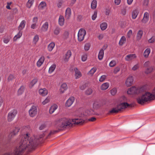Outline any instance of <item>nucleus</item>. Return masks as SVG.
Wrapping results in <instances>:
<instances>
[{
	"instance_id": "nucleus-1",
	"label": "nucleus",
	"mask_w": 155,
	"mask_h": 155,
	"mask_svg": "<svg viewBox=\"0 0 155 155\" xmlns=\"http://www.w3.org/2000/svg\"><path fill=\"white\" fill-rule=\"evenodd\" d=\"M45 135L43 134L39 137H35L31 136L29 134L27 133L22 137L19 147H17L13 153H6L4 155H21L24 151H30L36 147L39 141Z\"/></svg>"
},
{
	"instance_id": "nucleus-2",
	"label": "nucleus",
	"mask_w": 155,
	"mask_h": 155,
	"mask_svg": "<svg viewBox=\"0 0 155 155\" xmlns=\"http://www.w3.org/2000/svg\"><path fill=\"white\" fill-rule=\"evenodd\" d=\"M92 114V110H86L78 114L76 118L69 119L66 118H60L55 121V125L59 130H62L71 124L82 125L86 120L85 117Z\"/></svg>"
},
{
	"instance_id": "nucleus-3",
	"label": "nucleus",
	"mask_w": 155,
	"mask_h": 155,
	"mask_svg": "<svg viewBox=\"0 0 155 155\" xmlns=\"http://www.w3.org/2000/svg\"><path fill=\"white\" fill-rule=\"evenodd\" d=\"M146 87L145 86H142L140 87H137L134 86H133L128 89L127 93L129 94H142V95L139 96L137 98V101L140 104H142L145 102L154 99L155 97L153 99L145 101H143V98L142 97L143 96L147 93H150L148 92H145Z\"/></svg>"
},
{
	"instance_id": "nucleus-4",
	"label": "nucleus",
	"mask_w": 155,
	"mask_h": 155,
	"mask_svg": "<svg viewBox=\"0 0 155 155\" xmlns=\"http://www.w3.org/2000/svg\"><path fill=\"white\" fill-rule=\"evenodd\" d=\"M127 100V99L125 96L121 97L119 99V101L121 102L120 104L110 110L108 114L117 113L128 107H132L131 104H129L126 102Z\"/></svg>"
},
{
	"instance_id": "nucleus-5",
	"label": "nucleus",
	"mask_w": 155,
	"mask_h": 155,
	"mask_svg": "<svg viewBox=\"0 0 155 155\" xmlns=\"http://www.w3.org/2000/svg\"><path fill=\"white\" fill-rule=\"evenodd\" d=\"M142 97L144 98L143 101H145L155 97V87L153 90L152 94L150 93H147L144 94Z\"/></svg>"
},
{
	"instance_id": "nucleus-6",
	"label": "nucleus",
	"mask_w": 155,
	"mask_h": 155,
	"mask_svg": "<svg viewBox=\"0 0 155 155\" xmlns=\"http://www.w3.org/2000/svg\"><path fill=\"white\" fill-rule=\"evenodd\" d=\"M29 114L31 117H35L37 114L38 109L37 107L35 105H32L29 110Z\"/></svg>"
},
{
	"instance_id": "nucleus-7",
	"label": "nucleus",
	"mask_w": 155,
	"mask_h": 155,
	"mask_svg": "<svg viewBox=\"0 0 155 155\" xmlns=\"http://www.w3.org/2000/svg\"><path fill=\"white\" fill-rule=\"evenodd\" d=\"M86 33V31L84 29L82 28L80 29L78 35V40L79 41H81L84 40Z\"/></svg>"
},
{
	"instance_id": "nucleus-8",
	"label": "nucleus",
	"mask_w": 155,
	"mask_h": 155,
	"mask_svg": "<svg viewBox=\"0 0 155 155\" xmlns=\"http://www.w3.org/2000/svg\"><path fill=\"white\" fill-rule=\"evenodd\" d=\"M17 113L16 110L14 109L10 112L8 115V121H11L14 118Z\"/></svg>"
},
{
	"instance_id": "nucleus-9",
	"label": "nucleus",
	"mask_w": 155,
	"mask_h": 155,
	"mask_svg": "<svg viewBox=\"0 0 155 155\" xmlns=\"http://www.w3.org/2000/svg\"><path fill=\"white\" fill-rule=\"evenodd\" d=\"M134 79L132 76H130L128 77L126 81L125 84L127 87H130L132 85L133 83Z\"/></svg>"
},
{
	"instance_id": "nucleus-10",
	"label": "nucleus",
	"mask_w": 155,
	"mask_h": 155,
	"mask_svg": "<svg viewBox=\"0 0 155 155\" xmlns=\"http://www.w3.org/2000/svg\"><path fill=\"white\" fill-rule=\"evenodd\" d=\"M74 101V98L73 97H70L66 101L65 106L66 107H69L71 106Z\"/></svg>"
},
{
	"instance_id": "nucleus-11",
	"label": "nucleus",
	"mask_w": 155,
	"mask_h": 155,
	"mask_svg": "<svg viewBox=\"0 0 155 155\" xmlns=\"http://www.w3.org/2000/svg\"><path fill=\"white\" fill-rule=\"evenodd\" d=\"M71 55V51L68 50L63 56V60L65 62H68Z\"/></svg>"
},
{
	"instance_id": "nucleus-12",
	"label": "nucleus",
	"mask_w": 155,
	"mask_h": 155,
	"mask_svg": "<svg viewBox=\"0 0 155 155\" xmlns=\"http://www.w3.org/2000/svg\"><path fill=\"white\" fill-rule=\"evenodd\" d=\"M19 129L18 128H15L13 130V131L11 132L8 136V139L9 140L11 139L19 131Z\"/></svg>"
},
{
	"instance_id": "nucleus-13",
	"label": "nucleus",
	"mask_w": 155,
	"mask_h": 155,
	"mask_svg": "<svg viewBox=\"0 0 155 155\" xmlns=\"http://www.w3.org/2000/svg\"><path fill=\"white\" fill-rule=\"evenodd\" d=\"M149 14L148 12L144 13L143 18L142 20L143 23H146L149 20Z\"/></svg>"
},
{
	"instance_id": "nucleus-14",
	"label": "nucleus",
	"mask_w": 155,
	"mask_h": 155,
	"mask_svg": "<svg viewBox=\"0 0 155 155\" xmlns=\"http://www.w3.org/2000/svg\"><path fill=\"white\" fill-rule=\"evenodd\" d=\"M136 57L135 54H130L127 55L125 57V59L127 61H130Z\"/></svg>"
},
{
	"instance_id": "nucleus-15",
	"label": "nucleus",
	"mask_w": 155,
	"mask_h": 155,
	"mask_svg": "<svg viewBox=\"0 0 155 155\" xmlns=\"http://www.w3.org/2000/svg\"><path fill=\"white\" fill-rule=\"evenodd\" d=\"M67 88L68 87L67 84L65 83H64L62 84L59 90L60 92L62 94L65 92Z\"/></svg>"
},
{
	"instance_id": "nucleus-16",
	"label": "nucleus",
	"mask_w": 155,
	"mask_h": 155,
	"mask_svg": "<svg viewBox=\"0 0 155 155\" xmlns=\"http://www.w3.org/2000/svg\"><path fill=\"white\" fill-rule=\"evenodd\" d=\"M74 70L75 72L74 75L76 79H78L81 77L82 74L80 71L77 68H74Z\"/></svg>"
},
{
	"instance_id": "nucleus-17",
	"label": "nucleus",
	"mask_w": 155,
	"mask_h": 155,
	"mask_svg": "<svg viewBox=\"0 0 155 155\" xmlns=\"http://www.w3.org/2000/svg\"><path fill=\"white\" fill-rule=\"evenodd\" d=\"M71 9L70 8H67L65 11V17L67 19H69L71 16Z\"/></svg>"
},
{
	"instance_id": "nucleus-18",
	"label": "nucleus",
	"mask_w": 155,
	"mask_h": 155,
	"mask_svg": "<svg viewBox=\"0 0 155 155\" xmlns=\"http://www.w3.org/2000/svg\"><path fill=\"white\" fill-rule=\"evenodd\" d=\"M48 26V22H45L42 25L41 28V30L42 31L45 32L47 31Z\"/></svg>"
},
{
	"instance_id": "nucleus-19",
	"label": "nucleus",
	"mask_w": 155,
	"mask_h": 155,
	"mask_svg": "<svg viewBox=\"0 0 155 155\" xmlns=\"http://www.w3.org/2000/svg\"><path fill=\"white\" fill-rule=\"evenodd\" d=\"M39 93L40 95L44 96L48 94V91L45 88L41 89L39 90Z\"/></svg>"
},
{
	"instance_id": "nucleus-20",
	"label": "nucleus",
	"mask_w": 155,
	"mask_h": 155,
	"mask_svg": "<svg viewBox=\"0 0 155 155\" xmlns=\"http://www.w3.org/2000/svg\"><path fill=\"white\" fill-rule=\"evenodd\" d=\"M58 106L56 104L52 105L50 108L49 112L50 114H52L58 108Z\"/></svg>"
},
{
	"instance_id": "nucleus-21",
	"label": "nucleus",
	"mask_w": 155,
	"mask_h": 155,
	"mask_svg": "<svg viewBox=\"0 0 155 155\" xmlns=\"http://www.w3.org/2000/svg\"><path fill=\"white\" fill-rule=\"evenodd\" d=\"M139 13V10L138 9H136L134 10L132 12V18L135 19L137 17Z\"/></svg>"
},
{
	"instance_id": "nucleus-22",
	"label": "nucleus",
	"mask_w": 155,
	"mask_h": 155,
	"mask_svg": "<svg viewBox=\"0 0 155 155\" xmlns=\"http://www.w3.org/2000/svg\"><path fill=\"white\" fill-rule=\"evenodd\" d=\"M25 24V21L24 20H22L18 27V30L21 31V30L24 28Z\"/></svg>"
},
{
	"instance_id": "nucleus-23",
	"label": "nucleus",
	"mask_w": 155,
	"mask_h": 155,
	"mask_svg": "<svg viewBox=\"0 0 155 155\" xmlns=\"http://www.w3.org/2000/svg\"><path fill=\"white\" fill-rule=\"evenodd\" d=\"M64 19L63 16L61 15L58 19V23L60 25L62 26L64 23Z\"/></svg>"
},
{
	"instance_id": "nucleus-24",
	"label": "nucleus",
	"mask_w": 155,
	"mask_h": 155,
	"mask_svg": "<svg viewBox=\"0 0 155 155\" xmlns=\"http://www.w3.org/2000/svg\"><path fill=\"white\" fill-rule=\"evenodd\" d=\"M45 60L44 57H41L38 61L37 63V65L38 67H40L43 64Z\"/></svg>"
},
{
	"instance_id": "nucleus-25",
	"label": "nucleus",
	"mask_w": 155,
	"mask_h": 155,
	"mask_svg": "<svg viewBox=\"0 0 155 155\" xmlns=\"http://www.w3.org/2000/svg\"><path fill=\"white\" fill-rule=\"evenodd\" d=\"M126 38L125 37L123 36L121 37L119 42V45L120 46H122L126 42Z\"/></svg>"
},
{
	"instance_id": "nucleus-26",
	"label": "nucleus",
	"mask_w": 155,
	"mask_h": 155,
	"mask_svg": "<svg viewBox=\"0 0 155 155\" xmlns=\"http://www.w3.org/2000/svg\"><path fill=\"white\" fill-rule=\"evenodd\" d=\"M55 46V43L54 42L50 43L48 46V50L49 51H51Z\"/></svg>"
},
{
	"instance_id": "nucleus-27",
	"label": "nucleus",
	"mask_w": 155,
	"mask_h": 155,
	"mask_svg": "<svg viewBox=\"0 0 155 155\" xmlns=\"http://www.w3.org/2000/svg\"><path fill=\"white\" fill-rule=\"evenodd\" d=\"M104 55V50L103 49H101L98 54V58L101 60L102 59Z\"/></svg>"
},
{
	"instance_id": "nucleus-28",
	"label": "nucleus",
	"mask_w": 155,
	"mask_h": 155,
	"mask_svg": "<svg viewBox=\"0 0 155 155\" xmlns=\"http://www.w3.org/2000/svg\"><path fill=\"white\" fill-rule=\"evenodd\" d=\"M143 34V31L139 30L137 32V40H139L141 38Z\"/></svg>"
},
{
	"instance_id": "nucleus-29",
	"label": "nucleus",
	"mask_w": 155,
	"mask_h": 155,
	"mask_svg": "<svg viewBox=\"0 0 155 155\" xmlns=\"http://www.w3.org/2000/svg\"><path fill=\"white\" fill-rule=\"evenodd\" d=\"M46 6V4L45 2H41L38 6L39 9L40 10L43 9Z\"/></svg>"
},
{
	"instance_id": "nucleus-30",
	"label": "nucleus",
	"mask_w": 155,
	"mask_h": 155,
	"mask_svg": "<svg viewBox=\"0 0 155 155\" xmlns=\"http://www.w3.org/2000/svg\"><path fill=\"white\" fill-rule=\"evenodd\" d=\"M22 35V32L21 31H19L18 34L15 35L14 38V41H16L17 39L19 38Z\"/></svg>"
},
{
	"instance_id": "nucleus-31",
	"label": "nucleus",
	"mask_w": 155,
	"mask_h": 155,
	"mask_svg": "<svg viewBox=\"0 0 155 155\" xmlns=\"http://www.w3.org/2000/svg\"><path fill=\"white\" fill-rule=\"evenodd\" d=\"M109 85L108 83H104L101 86V89L102 90H105L108 88Z\"/></svg>"
},
{
	"instance_id": "nucleus-32",
	"label": "nucleus",
	"mask_w": 155,
	"mask_h": 155,
	"mask_svg": "<svg viewBox=\"0 0 155 155\" xmlns=\"http://www.w3.org/2000/svg\"><path fill=\"white\" fill-rule=\"evenodd\" d=\"M150 52V48H147L144 51L143 55L145 58H147Z\"/></svg>"
},
{
	"instance_id": "nucleus-33",
	"label": "nucleus",
	"mask_w": 155,
	"mask_h": 155,
	"mask_svg": "<svg viewBox=\"0 0 155 155\" xmlns=\"http://www.w3.org/2000/svg\"><path fill=\"white\" fill-rule=\"evenodd\" d=\"M39 39V36L38 35H35L33 39V41H32V43L33 44L35 45H36Z\"/></svg>"
},
{
	"instance_id": "nucleus-34",
	"label": "nucleus",
	"mask_w": 155,
	"mask_h": 155,
	"mask_svg": "<svg viewBox=\"0 0 155 155\" xmlns=\"http://www.w3.org/2000/svg\"><path fill=\"white\" fill-rule=\"evenodd\" d=\"M25 89V87L24 86H21L18 89V95L21 94L24 91Z\"/></svg>"
},
{
	"instance_id": "nucleus-35",
	"label": "nucleus",
	"mask_w": 155,
	"mask_h": 155,
	"mask_svg": "<svg viewBox=\"0 0 155 155\" xmlns=\"http://www.w3.org/2000/svg\"><path fill=\"white\" fill-rule=\"evenodd\" d=\"M107 24L106 22H103L100 25L101 28L103 31L105 30L107 28Z\"/></svg>"
},
{
	"instance_id": "nucleus-36",
	"label": "nucleus",
	"mask_w": 155,
	"mask_h": 155,
	"mask_svg": "<svg viewBox=\"0 0 155 155\" xmlns=\"http://www.w3.org/2000/svg\"><path fill=\"white\" fill-rule=\"evenodd\" d=\"M97 2L96 0H93L91 3V8L92 9H95L97 7Z\"/></svg>"
},
{
	"instance_id": "nucleus-37",
	"label": "nucleus",
	"mask_w": 155,
	"mask_h": 155,
	"mask_svg": "<svg viewBox=\"0 0 155 155\" xmlns=\"http://www.w3.org/2000/svg\"><path fill=\"white\" fill-rule=\"evenodd\" d=\"M34 2V0H28L27 3V7L28 8H30L33 5Z\"/></svg>"
},
{
	"instance_id": "nucleus-38",
	"label": "nucleus",
	"mask_w": 155,
	"mask_h": 155,
	"mask_svg": "<svg viewBox=\"0 0 155 155\" xmlns=\"http://www.w3.org/2000/svg\"><path fill=\"white\" fill-rule=\"evenodd\" d=\"M154 69L153 66H151L150 68H147L145 71V73L146 74H149L151 73Z\"/></svg>"
},
{
	"instance_id": "nucleus-39",
	"label": "nucleus",
	"mask_w": 155,
	"mask_h": 155,
	"mask_svg": "<svg viewBox=\"0 0 155 155\" xmlns=\"http://www.w3.org/2000/svg\"><path fill=\"white\" fill-rule=\"evenodd\" d=\"M56 65L53 64L49 68L48 72L49 73H51L54 71L56 68Z\"/></svg>"
},
{
	"instance_id": "nucleus-40",
	"label": "nucleus",
	"mask_w": 155,
	"mask_h": 155,
	"mask_svg": "<svg viewBox=\"0 0 155 155\" xmlns=\"http://www.w3.org/2000/svg\"><path fill=\"white\" fill-rule=\"evenodd\" d=\"M96 68H92L88 73V74L90 75H92L96 71Z\"/></svg>"
},
{
	"instance_id": "nucleus-41",
	"label": "nucleus",
	"mask_w": 155,
	"mask_h": 155,
	"mask_svg": "<svg viewBox=\"0 0 155 155\" xmlns=\"http://www.w3.org/2000/svg\"><path fill=\"white\" fill-rule=\"evenodd\" d=\"M60 31L61 29L60 28H57L54 30V33L55 35H58L60 33Z\"/></svg>"
},
{
	"instance_id": "nucleus-42",
	"label": "nucleus",
	"mask_w": 155,
	"mask_h": 155,
	"mask_svg": "<svg viewBox=\"0 0 155 155\" xmlns=\"http://www.w3.org/2000/svg\"><path fill=\"white\" fill-rule=\"evenodd\" d=\"M116 61L114 60L111 61L109 64V66L110 67H114L116 65Z\"/></svg>"
},
{
	"instance_id": "nucleus-43",
	"label": "nucleus",
	"mask_w": 155,
	"mask_h": 155,
	"mask_svg": "<svg viewBox=\"0 0 155 155\" xmlns=\"http://www.w3.org/2000/svg\"><path fill=\"white\" fill-rule=\"evenodd\" d=\"M92 93V90L91 89L89 88L85 91V94L88 95L91 94Z\"/></svg>"
},
{
	"instance_id": "nucleus-44",
	"label": "nucleus",
	"mask_w": 155,
	"mask_h": 155,
	"mask_svg": "<svg viewBox=\"0 0 155 155\" xmlns=\"http://www.w3.org/2000/svg\"><path fill=\"white\" fill-rule=\"evenodd\" d=\"M15 78L14 76L12 74H10L8 77V82H10L12 81V80L14 79Z\"/></svg>"
},
{
	"instance_id": "nucleus-45",
	"label": "nucleus",
	"mask_w": 155,
	"mask_h": 155,
	"mask_svg": "<svg viewBox=\"0 0 155 155\" xmlns=\"http://www.w3.org/2000/svg\"><path fill=\"white\" fill-rule=\"evenodd\" d=\"M140 67V64H137L134 65L132 68V70L133 71H136Z\"/></svg>"
},
{
	"instance_id": "nucleus-46",
	"label": "nucleus",
	"mask_w": 155,
	"mask_h": 155,
	"mask_svg": "<svg viewBox=\"0 0 155 155\" xmlns=\"http://www.w3.org/2000/svg\"><path fill=\"white\" fill-rule=\"evenodd\" d=\"M50 97H47L43 101L42 103L43 105H45L48 103L50 101Z\"/></svg>"
},
{
	"instance_id": "nucleus-47",
	"label": "nucleus",
	"mask_w": 155,
	"mask_h": 155,
	"mask_svg": "<svg viewBox=\"0 0 155 155\" xmlns=\"http://www.w3.org/2000/svg\"><path fill=\"white\" fill-rule=\"evenodd\" d=\"M117 92V90L116 88H114L112 89L110 91L111 94L112 95H115Z\"/></svg>"
},
{
	"instance_id": "nucleus-48",
	"label": "nucleus",
	"mask_w": 155,
	"mask_h": 155,
	"mask_svg": "<svg viewBox=\"0 0 155 155\" xmlns=\"http://www.w3.org/2000/svg\"><path fill=\"white\" fill-rule=\"evenodd\" d=\"M90 45L89 43H87L85 44L84 46V49L85 51H88L90 48Z\"/></svg>"
},
{
	"instance_id": "nucleus-49",
	"label": "nucleus",
	"mask_w": 155,
	"mask_h": 155,
	"mask_svg": "<svg viewBox=\"0 0 155 155\" xmlns=\"http://www.w3.org/2000/svg\"><path fill=\"white\" fill-rule=\"evenodd\" d=\"M37 82V80L36 79H34L30 83V85L31 86V87H32L33 85Z\"/></svg>"
},
{
	"instance_id": "nucleus-50",
	"label": "nucleus",
	"mask_w": 155,
	"mask_h": 155,
	"mask_svg": "<svg viewBox=\"0 0 155 155\" xmlns=\"http://www.w3.org/2000/svg\"><path fill=\"white\" fill-rule=\"evenodd\" d=\"M87 55L86 54H84L82 55L81 57V59L82 61H85L87 60Z\"/></svg>"
},
{
	"instance_id": "nucleus-51",
	"label": "nucleus",
	"mask_w": 155,
	"mask_h": 155,
	"mask_svg": "<svg viewBox=\"0 0 155 155\" xmlns=\"http://www.w3.org/2000/svg\"><path fill=\"white\" fill-rule=\"evenodd\" d=\"M106 76L105 75L102 76L99 79V81L100 82H103L105 79Z\"/></svg>"
},
{
	"instance_id": "nucleus-52",
	"label": "nucleus",
	"mask_w": 155,
	"mask_h": 155,
	"mask_svg": "<svg viewBox=\"0 0 155 155\" xmlns=\"http://www.w3.org/2000/svg\"><path fill=\"white\" fill-rule=\"evenodd\" d=\"M97 12L96 11H95L94 15L92 16V20H94L97 18Z\"/></svg>"
},
{
	"instance_id": "nucleus-53",
	"label": "nucleus",
	"mask_w": 155,
	"mask_h": 155,
	"mask_svg": "<svg viewBox=\"0 0 155 155\" xmlns=\"http://www.w3.org/2000/svg\"><path fill=\"white\" fill-rule=\"evenodd\" d=\"M120 70V68L119 67H116L114 69V73L115 74H117Z\"/></svg>"
},
{
	"instance_id": "nucleus-54",
	"label": "nucleus",
	"mask_w": 155,
	"mask_h": 155,
	"mask_svg": "<svg viewBox=\"0 0 155 155\" xmlns=\"http://www.w3.org/2000/svg\"><path fill=\"white\" fill-rule=\"evenodd\" d=\"M87 86L86 84H82L81 86L80 87V88L81 90H84L85 88Z\"/></svg>"
},
{
	"instance_id": "nucleus-55",
	"label": "nucleus",
	"mask_w": 155,
	"mask_h": 155,
	"mask_svg": "<svg viewBox=\"0 0 155 155\" xmlns=\"http://www.w3.org/2000/svg\"><path fill=\"white\" fill-rule=\"evenodd\" d=\"M133 33V32L132 30H129L127 33V36L128 38H130L131 36L132 35Z\"/></svg>"
},
{
	"instance_id": "nucleus-56",
	"label": "nucleus",
	"mask_w": 155,
	"mask_h": 155,
	"mask_svg": "<svg viewBox=\"0 0 155 155\" xmlns=\"http://www.w3.org/2000/svg\"><path fill=\"white\" fill-rule=\"evenodd\" d=\"M38 18L37 17H35L32 19L33 23L36 24L38 21Z\"/></svg>"
},
{
	"instance_id": "nucleus-57",
	"label": "nucleus",
	"mask_w": 155,
	"mask_h": 155,
	"mask_svg": "<svg viewBox=\"0 0 155 155\" xmlns=\"http://www.w3.org/2000/svg\"><path fill=\"white\" fill-rule=\"evenodd\" d=\"M155 41V37H152L151 38L149 39L148 40V42L150 43H153Z\"/></svg>"
},
{
	"instance_id": "nucleus-58",
	"label": "nucleus",
	"mask_w": 155,
	"mask_h": 155,
	"mask_svg": "<svg viewBox=\"0 0 155 155\" xmlns=\"http://www.w3.org/2000/svg\"><path fill=\"white\" fill-rule=\"evenodd\" d=\"M58 132V130L51 131L48 134V137H49L51 135H52L54 134L55 133H57Z\"/></svg>"
},
{
	"instance_id": "nucleus-59",
	"label": "nucleus",
	"mask_w": 155,
	"mask_h": 155,
	"mask_svg": "<svg viewBox=\"0 0 155 155\" xmlns=\"http://www.w3.org/2000/svg\"><path fill=\"white\" fill-rule=\"evenodd\" d=\"M149 2V0H144L143 2V5L145 6H147Z\"/></svg>"
},
{
	"instance_id": "nucleus-60",
	"label": "nucleus",
	"mask_w": 155,
	"mask_h": 155,
	"mask_svg": "<svg viewBox=\"0 0 155 155\" xmlns=\"http://www.w3.org/2000/svg\"><path fill=\"white\" fill-rule=\"evenodd\" d=\"M63 3V1H60L58 2V8L61 7L62 5V4Z\"/></svg>"
},
{
	"instance_id": "nucleus-61",
	"label": "nucleus",
	"mask_w": 155,
	"mask_h": 155,
	"mask_svg": "<svg viewBox=\"0 0 155 155\" xmlns=\"http://www.w3.org/2000/svg\"><path fill=\"white\" fill-rule=\"evenodd\" d=\"M76 0H70V6H72L76 2Z\"/></svg>"
},
{
	"instance_id": "nucleus-62",
	"label": "nucleus",
	"mask_w": 155,
	"mask_h": 155,
	"mask_svg": "<svg viewBox=\"0 0 155 155\" xmlns=\"http://www.w3.org/2000/svg\"><path fill=\"white\" fill-rule=\"evenodd\" d=\"M9 41V39L8 37L5 38H4V42L6 44Z\"/></svg>"
},
{
	"instance_id": "nucleus-63",
	"label": "nucleus",
	"mask_w": 155,
	"mask_h": 155,
	"mask_svg": "<svg viewBox=\"0 0 155 155\" xmlns=\"http://www.w3.org/2000/svg\"><path fill=\"white\" fill-rule=\"evenodd\" d=\"M121 2V0H115L114 2L115 4L117 5H119Z\"/></svg>"
},
{
	"instance_id": "nucleus-64",
	"label": "nucleus",
	"mask_w": 155,
	"mask_h": 155,
	"mask_svg": "<svg viewBox=\"0 0 155 155\" xmlns=\"http://www.w3.org/2000/svg\"><path fill=\"white\" fill-rule=\"evenodd\" d=\"M45 124H41L39 127L40 130H42L45 127Z\"/></svg>"
}]
</instances>
